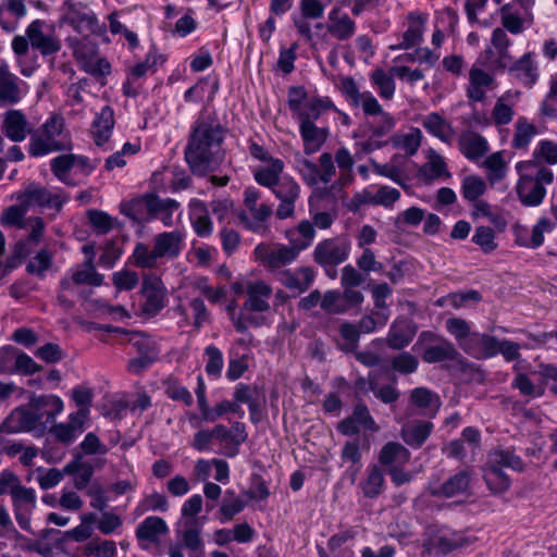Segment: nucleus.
Returning a JSON list of instances; mask_svg holds the SVG:
<instances>
[{"mask_svg":"<svg viewBox=\"0 0 557 557\" xmlns=\"http://www.w3.org/2000/svg\"><path fill=\"white\" fill-rule=\"evenodd\" d=\"M225 137L226 128L211 115H201L191 124L184 157L193 174L205 176L220 166Z\"/></svg>","mask_w":557,"mask_h":557,"instance_id":"f257e3e1","label":"nucleus"},{"mask_svg":"<svg viewBox=\"0 0 557 557\" xmlns=\"http://www.w3.org/2000/svg\"><path fill=\"white\" fill-rule=\"evenodd\" d=\"M500 26L495 27L491 34L490 45L480 53L479 63L496 70H504L511 60L509 48L511 35H520L533 24L531 11L522 12L515 2L506 3L498 10Z\"/></svg>","mask_w":557,"mask_h":557,"instance_id":"f03ea898","label":"nucleus"},{"mask_svg":"<svg viewBox=\"0 0 557 557\" xmlns=\"http://www.w3.org/2000/svg\"><path fill=\"white\" fill-rule=\"evenodd\" d=\"M64 404L55 395H35L27 408H16L3 421V430L11 432H44L63 411Z\"/></svg>","mask_w":557,"mask_h":557,"instance_id":"7ed1b4c3","label":"nucleus"},{"mask_svg":"<svg viewBox=\"0 0 557 557\" xmlns=\"http://www.w3.org/2000/svg\"><path fill=\"white\" fill-rule=\"evenodd\" d=\"M334 161L339 168L345 182H350L355 160L345 147L339 148L334 158L330 152H323L319 157V164L298 153L294 159V168L306 185L317 187L320 184L326 185L332 181L336 172Z\"/></svg>","mask_w":557,"mask_h":557,"instance_id":"20e7f679","label":"nucleus"},{"mask_svg":"<svg viewBox=\"0 0 557 557\" xmlns=\"http://www.w3.org/2000/svg\"><path fill=\"white\" fill-rule=\"evenodd\" d=\"M518 180L517 197L524 207H539L546 197V186L554 182V172L534 160L519 161L515 165Z\"/></svg>","mask_w":557,"mask_h":557,"instance_id":"39448f33","label":"nucleus"},{"mask_svg":"<svg viewBox=\"0 0 557 557\" xmlns=\"http://www.w3.org/2000/svg\"><path fill=\"white\" fill-rule=\"evenodd\" d=\"M73 140L60 113H52L40 126L33 131L27 145L30 157L41 158L55 152L71 151Z\"/></svg>","mask_w":557,"mask_h":557,"instance_id":"423d86ee","label":"nucleus"},{"mask_svg":"<svg viewBox=\"0 0 557 557\" xmlns=\"http://www.w3.org/2000/svg\"><path fill=\"white\" fill-rule=\"evenodd\" d=\"M184 242L185 233L181 230L162 232L153 238L152 247L137 243L131 260L137 268L156 269L163 260L176 259L184 248Z\"/></svg>","mask_w":557,"mask_h":557,"instance_id":"0eeeda50","label":"nucleus"},{"mask_svg":"<svg viewBox=\"0 0 557 557\" xmlns=\"http://www.w3.org/2000/svg\"><path fill=\"white\" fill-rule=\"evenodd\" d=\"M284 162H274L270 171L259 172L257 183L272 190L280 200L276 208V216L285 220L294 215L296 202L300 197V186L294 177L282 176Z\"/></svg>","mask_w":557,"mask_h":557,"instance_id":"6e6552de","label":"nucleus"},{"mask_svg":"<svg viewBox=\"0 0 557 557\" xmlns=\"http://www.w3.org/2000/svg\"><path fill=\"white\" fill-rule=\"evenodd\" d=\"M60 13L59 22L70 25L78 34L102 36L107 32L106 24L100 23L97 14L83 1L64 0Z\"/></svg>","mask_w":557,"mask_h":557,"instance_id":"1a4fd4ad","label":"nucleus"},{"mask_svg":"<svg viewBox=\"0 0 557 557\" xmlns=\"http://www.w3.org/2000/svg\"><path fill=\"white\" fill-rule=\"evenodd\" d=\"M49 165L58 181L66 186H75L77 182L74 176H89L96 170L98 160L69 152L52 158Z\"/></svg>","mask_w":557,"mask_h":557,"instance_id":"9d476101","label":"nucleus"},{"mask_svg":"<svg viewBox=\"0 0 557 557\" xmlns=\"http://www.w3.org/2000/svg\"><path fill=\"white\" fill-rule=\"evenodd\" d=\"M66 44L81 67L88 74L104 76L111 71L110 63L98 57V45L87 37H67Z\"/></svg>","mask_w":557,"mask_h":557,"instance_id":"9b49d317","label":"nucleus"},{"mask_svg":"<svg viewBox=\"0 0 557 557\" xmlns=\"http://www.w3.org/2000/svg\"><path fill=\"white\" fill-rule=\"evenodd\" d=\"M351 243L345 235H338L320 240L313 251V261L322 268L337 267L344 263L350 255Z\"/></svg>","mask_w":557,"mask_h":557,"instance_id":"f8f14e48","label":"nucleus"},{"mask_svg":"<svg viewBox=\"0 0 557 557\" xmlns=\"http://www.w3.org/2000/svg\"><path fill=\"white\" fill-rule=\"evenodd\" d=\"M17 199H22L23 206H26L28 210L33 207H40L60 211L66 201V197L61 190L48 189L37 183L28 184Z\"/></svg>","mask_w":557,"mask_h":557,"instance_id":"ddd939ff","label":"nucleus"},{"mask_svg":"<svg viewBox=\"0 0 557 557\" xmlns=\"http://www.w3.org/2000/svg\"><path fill=\"white\" fill-rule=\"evenodd\" d=\"M485 65L479 63V58L469 70V82L466 87V96L470 101L483 102L487 98V92L497 88L498 83L494 75L486 70ZM488 69V66H486ZM490 70L497 71L490 67Z\"/></svg>","mask_w":557,"mask_h":557,"instance_id":"4468645a","label":"nucleus"},{"mask_svg":"<svg viewBox=\"0 0 557 557\" xmlns=\"http://www.w3.org/2000/svg\"><path fill=\"white\" fill-rule=\"evenodd\" d=\"M11 502L14 518L20 528L33 533L30 521L37 506L36 491L33 487L21 485L17 490L12 491Z\"/></svg>","mask_w":557,"mask_h":557,"instance_id":"2eb2a0df","label":"nucleus"},{"mask_svg":"<svg viewBox=\"0 0 557 557\" xmlns=\"http://www.w3.org/2000/svg\"><path fill=\"white\" fill-rule=\"evenodd\" d=\"M255 255L260 262L271 271H283L282 268L295 262L299 255L289 246L277 244L269 246L260 244L255 248Z\"/></svg>","mask_w":557,"mask_h":557,"instance_id":"dca6fc26","label":"nucleus"},{"mask_svg":"<svg viewBox=\"0 0 557 557\" xmlns=\"http://www.w3.org/2000/svg\"><path fill=\"white\" fill-rule=\"evenodd\" d=\"M215 441L220 443V454L233 458L238 455L239 447L247 441L248 433L242 422H234L231 428L224 424H216L213 428Z\"/></svg>","mask_w":557,"mask_h":557,"instance_id":"f3484780","label":"nucleus"},{"mask_svg":"<svg viewBox=\"0 0 557 557\" xmlns=\"http://www.w3.org/2000/svg\"><path fill=\"white\" fill-rule=\"evenodd\" d=\"M34 127L20 109H9L1 115V132L13 143H22L33 134Z\"/></svg>","mask_w":557,"mask_h":557,"instance_id":"a211bd4d","label":"nucleus"},{"mask_svg":"<svg viewBox=\"0 0 557 557\" xmlns=\"http://www.w3.org/2000/svg\"><path fill=\"white\" fill-rule=\"evenodd\" d=\"M27 85L10 71L8 63L0 64V107L15 106L26 96Z\"/></svg>","mask_w":557,"mask_h":557,"instance_id":"6ab92c4d","label":"nucleus"},{"mask_svg":"<svg viewBox=\"0 0 557 557\" xmlns=\"http://www.w3.org/2000/svg\"><path fill=\"white\" fill-rule=\"evenodd\" d=\"M103 274L97 272L94 257H89L82 264L71 268L60 281L62 290H69L73 285L100 286L103 284Z\"/></svg>","mask_w":557,"mask_h":557,"instance_id":"aec40b11","label":"nucleus"},{"mask_svg":"<svg viewBox=\"0 0 557 557\" xmlns=\"http://www.w3.org/2000/svg\"><path fill=\"white\" fill-rule=\"evenodd\" d=\"M143 202L151 219L160 220L166 227L173 226V214L181 208L178 201L172 198H161L156 194H146L143 197Z\"/></svg>","mask_w":557,"mask_h":557,"instance_id":"412c9836","label":"nucleus"},{"mask_svg":"<svg viewBox=\"0 0 557 557\" xmlns=\"http://www.w3.org/2000/svg\"><path fill=\"white\" fill-rule=\"evenodd\" d=\"M114 111L111 107L104 106L100 112L96 113L91 123L90 133L97 147L103 148L104 151L112 150L110 137L114 128Z\"/></svg>","mask_w":557,"mask_h":557,"instance_id":"4be33fe9","label":"nucleus"},{"mask_svg":"<svg viewBox=\"0 0 557 557\" xmlns=\"http://www.w3.org/2000/svg\"><path fill=\"white\" fill-rule=\"evenodd\" d=\"M467 544L466 539L457 532L441 530L423 542L426 553L436 556H444Z\"/></svg>","mask_w":557,"mask_h":557,"instance_id":"5701e85b","label":"nucleus"},{"mask_svg":"<svg viewBox=\"0 0 557 557\" xmlns=\"http://www.w3.org/2000/svg\"><path fill=\"white\" fill-rule=\"evenodd\" d=\"M44 26V21H33L26 28V36L33 48L42 55H51L60 51L61 41L54 34H45Z\"/></svg>","mask_w":557,"mask_h":557,"instance_id":"b1692460","label":"nucleus"},{"mask_svg":"<svg viewBox=\"0 0 557 557\" xmlns=\"http://www.w3.org/2000/svg\"><path fill=\"white\" fill-rule=\"evenodd\" d=\"M166 289L158 276H146L141 286L143 310L154 315L164 307Z\"/></svg>","mask_w":557,"mask_h":557,"instance_id":"393cba45","label":"nucleus"},{"mask_svg":"<svg viewBox=\"0 0 557 557\" xmlns=\"http://www.w3.org/2000/svg\"><path fill=\"white\" fill-rule=\"evenodd\" d=\"M277 281L296 294L307 292L313 284L315 271L311 267H300L296 270H283L276 274Z\"/></svg>","mask_w":557,"mask_h":557,"instance_id":"a878e982","label":"nucleus"},{"mask_svg":"<svg viewBox=\"0 0 557 557\" xmlns=\"http://www.w3.org/2000/svg\"><path fill=\"white\" fill-rule=\"evenodd\" d=\"M329 33L337 41H347L356 33V22L338 7H334L327 14Z\"/></svg>","mask_w":557,"mask_h":557,"instance_id":"bb28decb","label":"nucleus"},{"mask_svg":"<svg viewBox=\"0 0 557 557\" xmlns=\"http://www.w3.org/2000/svg\"><path fill=\"white\" fill-rule=\"evenodd\" d=\"M497 342L495 336L474 332L461 349L475 359H487L497 355Z\"/></svg>","mask_w":557,"mask_h":557,"instance_id":"cd10ccee","label":"nucleus"},{"mask_svg":"<svg viewBox=\"0 0 557 557\" xmlns=\"http://www.w3.org/2000/svg\"><path fill=\"white\" fill-rule=\"evenodd\" d=\"M511 61L512 59L504 70L507 69L524 86L532 87L539 79V67L533 53L527 52L515 62Z\"/></svg>","mask_w":557,"mask_h":557,"instance_id":"c85d7f7f","label":"nucleus"},{"mask_svg":"<svg viewBox=\"0 0 557 557\" xmlns=\"http://www.w3.org/2000/svg\"><path fill=\"white\" fill-rule=\"evenodd\" d=\"M86 420L87 410L78 409L69 416L67 422L54 424L51 428V433L58 441L64 444L72 443L84 431Z\"/></svg>","mask_w":557,"mask_h":557,"instance_id":"c756f323","label":"nucleus"},{"mask_svg":"<svg viewBox=\"0 0 557 557\" xmlns=\"http://www.w3.org/2000/svg\"><path fill=\"white\" fill-rule=\"evenodd\" d=\"M417 334V325L408 318H397L391 325L386 343L393 349L407 347Z\"/></svg>","mask_w":557,"mask_h":557,"instance_id":"7c9ffc66","label":"nucleus"},{"mask_svg":"<svg viewBox=\"0 0 557 557\" xmlns=\"http://www.w3.org/2000/svg\"><path fill=\"white\" fill-rule=\"evenodd\" d=\"M317 232L313 224L309 220H301L296 226L286 230L285 237L288 245L300 255L301 251L308 249L314 238Z\"/></svg>","mask_w":557,"mask_h":557,"instance_id":"2f4dec72","label":"nucleus"},{"mask_svg":"<svg viewBox=\"0 0 557 557\" xmlns=\"http://www.w3.org/2000/svg\"><path fill=\"white\" fill-rule=\"evenodd\" d=\"M459 149L468 160L478 162L487 153L490 145L482 135L468 131L459 137Z\"/></svg>","mask_w":557,"mask_h":557,"instance_id":"473e14b6","label":"nucleus"},{"mask_svg":"<svg viewBox=\"0 0 557 557\" xmlns=\"http://www.w3.org/2000/svg\"><path fill=\"white\" fill-rule=\"evenodd\" d=\"M248 298L243 308L247 311L264 312L270 309L269 299L272 295L270 285L262 281L249 283L247 285Z\"/></svg>","mask_w":557,"mask_h":557,"instance_id":"72a5a7b5","label":"nucleus"},{"mask_svg":"<svg viewBox=\"0 0 557 557\" xmlns=\"http://www.w3.org/2000/svg\"><path fill=\"white\" fill-rule=\"evenodd\" d=\"M470 472L461 470L448 478L442 485L437 487H430V493L433 496L451 498L465 494L470 486Z\"/></svg>","mask_w":557,"mask_h":557,"instance_id":"f704fd0d","label":"nucleus"},{"mask_svg":"<svg viewBox=\"0 0 557 557\" xmlns=\"http://www.w3.org/2000/svg\"><path fill=\"white\" fill-rule=\"evenodd\" d=\"M260 191L255 187L246 188L244 191V203L251 216L255 219L256 225L250 227L255 231L260 228L262 224L271 216L272 207L264 202H259Z\"/></svg>","mask_w":557,"mask_h":557,"instance_id":"c9c22d12","label":"nucleus"},{"mask_svg":"<svg viewBox=\"0 0 557 557\" xmlns=\"http://www.w3.org/2000/svg\"><path fill=\"white\" fill-rule=\"evenodd\" d=\"M426 158V162L420 166L417 173V177L420 182L430 184L442 176H450L447 171L446 162L440 153L435 150H430Z\"/></svg>","mask_w":557,"mask_h":557,"instance_id":"e433bc0d","label":"nucleus"},{"mask_svg":"<svg viewBox=\"0 0 557 557\" xmlns=\"http://www.w3.org/2000/svg\"><path fill=\"white\" fill-rule=\"evenodd\" d=\"M169 532L166 522L157 516H149L136 528V537L139 542L158 543L161 536Z\"/></svg>","mask_w":557,"mask_h":557,"instance_id":"4c0bfd02","label":"nucleus"},{"mask_svg":"<svg viewBox=\"0 0 557 557\" xmlns=\"http://www.w3.org/2000/svg\"><path fill=\"white\" fill-rule=\"evenodd\" d=\"M299 134L307 156L318 152L329 136L326 128L318 127L314 123H300Z\"/></svg>","mask_w":557,"mask_h":557,"instance_id":"58836bf2","label":"nucleus"},{"mask_svg":"<svg viewBox=\"0 0 557 557\" xmlns=\"http://www.w3.org/2000/svg\"><path fill=\"white\" fill-rule=\"evenodd\" d=\"M190 223L195 233L200 237L210 236L213 224L209 216L208 208L202 200L191 199L189 202Z\"/></svg>","mask_w":557,"mask_h":557,"instance_id":"ea45409f","label":"nucleus"},{"mask_svg":"<svg viewBox=\"0 0 557 557\" xmlns=\"http://www.w3.org/2000/svg\"><path fill=\"white\" fill-rule=\"evenodd\" d=\"M129 342L139 349L141 344H146L147 346V351L144 355L132 359L128 363V370L131 372L139 373L154 361L157 356L154 344L149 339V337L139 332H132Z\"/></svg>","mask_w":557,"mask_h":557,"instance_id":"a19ab883","label":"nucleus"},{"mask_svg":"<svg viewBox=\"0 0 557 557\" xmlns=\"http://www.w3.org/2000/svg\"><path fill=\"white\" fill-rule=\"evenodd\" d=\"M25 0H4L0 4V26L5 32H13L20 20L26 14Z\"/></svg>","mask_w":557,"mask_h":557,"instance_id":"79ce46f5","label":"nucleus"},{"mask_svg":"<svg viewBox=\"0 0 557 557\" xmlns=\"http://www.w3.org/2000/svg\"><path fill=\"white\" fill-rule=\"evenodd\" d=\"M433 426L430 421L408 422L403 425L400 435L407 445L419 448L432 433Z\"/></svg>","mask_w":557,"mask_h":557,"instance_id":"37998d69","label":"nucleus"},{"mask_svg":"<svg viewBox=\"0 0 557 557\" xmlns=\"http://www.w3.org/2000/svg\"><path fill=\"white\" fill-rule=\"evenodd\" d=\"M557 226V218L541 216L532 226L530 237L519 238L522 247L536 249L544 244L545 234H550Z\"/></svg>","mask_w":557,"mask_h":557,"instance_id":"c03bdc74","label":"nucleus"},{"mask_svg":"<svg viewBox=\"0 0 557 557\" xmlns=\"http://www.w3.org/2000/svg\"><path fill=\"white\" fill-rule=\"evenodd\" d=\"M422 126L443 143L450 144L455 137L451 124L438 113H429L422 117Z\"/></svg>","mask_w":557,"mask_h":557,"instance_id":"a18cd8bd","label":"nucleus"},{"mask_svg":"<svg viewBox=\"0 0 557 557\" xmlns=\"http://www.w3.org/2000/svg\"><path fill=\"white\" fill-rule=\"evenodd\" d=\"M410 451L397 442L386 443L379 455V461L382 466L391 469L392 467H404L410 460Z\"/></svg>","mask_w":557,"mask_h":557,"instance_id":"49530a36","label":"nucleus"},{"mask_svg":"<svg viewBox=\"0 0 557 557\" xmlns=\"http://www.w3.org/2000/svg\"><path fill=\"white\" fill-rule=\"evenodd\" d=\"M426 17L418 12H410L408 14V28L403 35V41L399 48L408 49L419 45L423 39L425 29Z\"/></svg>","mask_w":557,"mask_h":557,"instance_id":"de8ad7c7","label":"nucleus"},{"mask_svg":"<svg viewBox=\"0 0 557 557\" xmlns=\"http://www.w3.org/2000/svg\"><path fill=\"white\" fill-rule=\"evenodd\" d=\"M188 309L191 310V315L194 318L193 325L196 329H200L209 319V313L205 301L201 298H193L189 301L188 308L182 304L174 308V312L181 317V322L184 324H190Z\"/></svg>","mask_w":557,"mask_h":557,"instance_id":"09e8293b","label":"nucleus"},{"mask_svg":"<svg viewBox=\"0 0 557 557\" xmlns=\"http://www.w3.org/2000/svg\"><path fill=\"white\" fill-rule=\"evenodd\" d=\"M459 357V352L454 347V345L443 338L442 341H437V344L429 345L422 351V359L428 363L442 362L446 360H457Z\"/></svg>","mask_w":557,"mask_h":557,"instance_id":"8fccbe9b","label":"nucleus"},{"mask_svg":"<svg viewBox=\"0 0 557 557\" xmlns=\"http://www.w3.org/2000/svg\"><path fill=\"white\" fill-rule=\"evenodd\" d=\"M181 529L177 531L182 540V547L188 550H197L203 548V541L200 536L202 522L200 520L181 521Z\"/></svg>","mask_w":557,"mask_h":557,"instance_id":"3c124183","label":"nucleus"},{"mask_svg":"<svg viewBox=\"0 0 557 557\" xmlns=\"http://www.w3.org/2000/svg\"><path fill=\"white\" fill-rule=\"evenodd\" d=\"M483 480L492 494H503L511 485L510 479L504 470L488 461L483 467Z\"/></svg>","mask_w":557,"mask_h":557,"instance_id":"603ef678","label":"nucleus"},{"mask_svg":"<svg viewBox=\"0 0 557 557\" xmlns=\"http://www.w3.org/2000/svg\"><path fill=\"white\" fill-rule=\"evenodd\" d=\"M394 76L393 67L389 73L383 69H375L371 72V85L382 99L391 100L394 97L396 90Z\"/></svg>","mask_w":557,"mask_h":557,"instance_id":"864d4df0","label":"nucleus"},{"mask_svg":"<svg viewBox=\"0 0 557 557\" xmlns=\"http://www.w3.org/2000/svg\"><path fill=\"white\" fill-rule=\"evenodd\" d=\"M410 400L412 405L424 410L425 414L435 416L441 407L438 395L425 387H417L411 391Z\"/></svg>","mask_w":557,"mask_h":557,"instance_id":"5fc2aeb1","label":"nucleus"},{"mask_svg":"<svg viewBox=\"0 0 557 557\" xmlns=\"http://www.w3.org/2000/svg\"><path fill=\"white\" fill-rule=\"evenodd\" d=\"M384 474L379 466H369L366 470V478L360 482L362 494L367 498L377 497L384 488Z\"/></svg>","mask_w":557,"mask_h":557,"instance_id":"6e6d98bb","label":"nucleus"},{"mask_svg":"<svg viewBox=\"0 0 557 557\" xmlns=\"http://www.w3.org/2000/svg\"><path fill=\"white\" fill-rule=\"evenodd\" d=\"M536 133V126L529 122L527 117H518L515 123V133L511 139V148L516 150H525Z\"/></svg>","mask_w":557,"mask_h":557,"instance_id":"4d7b16f0","label":"nucleus"},{"mask_svg":"<svg viewBox=\"0 0 557 557\" xmlns=\"http://www.w3.org/2000/svg\"><path fill=\"white\" fill-rule=\"evenodd\" d=\"M511 96V91H506L504 95L497 98L491 112L492 124L496 126H503L512 122L515 110L513 104L509 102Z\"/></svg>","mask_w":557,"mask_h":557,"instance_id":"13d9d810","label":"nucleus"},{"mask_svg":"<svg viewBox=\"0 0 557 557\" xmlns=\"http://www.w3.org/2000/svg\"><path fill=\"white\" fill-rule=\"evenodd\" d=\"M487 461L503 470L504 468H508L518 472L524 470V463L521 457L516 455L511 449H494L488 453Z\"/></svg>","mask_w":557,"mask_h":557,"instance_id":"bf43d9fd","label":"nucleus"},{"mask_svg":"<svg viewBox=\"0 0 557 557\" xmlns=\"http://www.w3.org/2000/svg\"><path fill=\"white\" fill-rule=\"evenodd\" d=\"M139 150V143H125L120 150H116L104 160L103 170L113 172L115 169L125 168L128 159L137 154Z\"/></svg>","mask_w":557,"mask_h":557,"instance_id":"052dcab7","label":"nucleus"},{"mask_svg":"<svg viewBox=\"0 0 557 557\" xmlns=\"http://www.w3.org/2000/svg\"><path fill=\"white\" fill-rule=\"evenodd\" d=\"M513 372L515 377L510 385L513 389H518L521 396L532 399L544 395L545 389L535 385L527 373L520 371L519 366H513Z\"/></svg>","mask_w":557,"mask_h":557,"instance_id":"680f3d73","label":"nucleus"},{"mask_svg":"<svg viewBox=\"0 0 557 557\" xmlns=\"http://www.w3.org/2000/svg\"><path fill=\"white\" fill-rule=\"evenodd\" d=\"M246 505L247 502L238 496L234 490H226L219 509L221 522L231 521L245 509Z\"/></svg>","mask_w":557,"mask_h":557,"instance_id":"e2e57ef3","label":"nucleus"},{"mask_svg":"<svg viewBox=\"0 0 557 557\" xmlns=\"http://www.w3.org/2000/svg\"><path fill=\"white\" fill-rule=\"evenodd\" d=\"M486 171V180L491 185H495L507 175V163L504 160L502 151L490 154L482 163Z\"/></svg>","mask_w":557,"mask_h":557,"instance_id":"0e129e2a","label":"nucleus"},{"mask_svg":"<svg viewBox=\"0 0 557 557\" xmlns=\"http://www.w3.org/2000/svg\"><path fill=\"white\" fill-rule=\"evenodd\" d=\"M169 509V500L166 496L159 492L145 495L134 509L135 518L141 517L148 511L165 512Z\"/></svg>","mask_w":557,"mask_h":557,"instance_id":"69168bd1","label":"nucleus"},{"mask_svg":"<svg viewBox=\"0 0 557 557\" xmlns=\"http://www.w3.org/2000/svg\"><path fill=\"white\" fill-rule=\"evenodd\" d=\"M18 203L5 209L1 215V224L3 226H12L16 228H25L26 222L25 215L28 211L26 206H23L22 199H17Z\"/></svg>","mask_w":557,"mask_h":557,"instance_id":"338daca9","label":"nucleus"},{"mask_svg":"<svg viewBox=\"0 0 557 557\" xmlns=\"http://www.w3.org/2000/svg\"><path fill=\"white\" fill-rule=\"evenodd\" d=\"M541 113L548 119H557V73L549 79V90L541 104Z\"/></svg>","mask_w":557,"mask_h":557,"instance_id":"774afa93","label":"nucleus"}]
</instances>
